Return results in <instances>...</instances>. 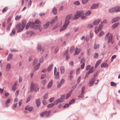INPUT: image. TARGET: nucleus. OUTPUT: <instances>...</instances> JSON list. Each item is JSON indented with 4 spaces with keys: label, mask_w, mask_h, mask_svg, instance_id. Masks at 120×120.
<instances>
[{
    "label": "nucleus",
    "mask_w": 120,
    "mask_h": 120,
    "mask_svg": "<svg viewBox=\"0 0 120 120\" xmlns=\"http://www.w3.org/2000/svg\"><path fill=\"white\" fill-rule=\"evenodd\" d=\"M72 14H71L67 15L65 18V20L64 25L60 30V31H62L65 29L67 28L69 23V21L70 19L71 18Z\"/></svg>",
    "instance_id": "f257e3e1"
},
{
    "label": "nucleus",
    "mask_w": 120,
    "mask_h": 120,
    "mask_svg": "<svg viewBox=\"0 0 120 120\" xmlns=\"http://www.w3.org/2000/svg\"><path fill=\"white\" fill-rule=\"evenodd\" d=\"M26 22L25 20L22 21V27H21V24H19L16 26V29L17 30V32L19 33L22 31L24 28L26 24Z\"/></svg>",
    "instance_id": "f03ea898"
},
{
    "label": "nucleus",
    "mask_w": 120,
    "mask_h": 120,
    "mask_svg": "<svg viewBox=\"0 0 120 120\" xmlns=\"http://www.w3.org/2000/svg\"><path fill=\"white\" fill-rule=\"evenodd\" d=\"M39 88L37 84H34V83L32 82H31L30 88V91L32 92L34 90L35 91H36L38 90Z\"/></svg>",
    "instance_id": "7ed1b4c3"
},
{
    "label": "nucleus",
    "mask_w": 120,
    "mask_h": 120,
    "mask_svg": "<svg viewBox=\"0 0 120 120\" xmlns=\"http://www.w3.org/2000/svg\"><path fill=\"white\" fill-rule=\"evenodd\" d=\"M84 14L83 11H77L75 14V16L73 18V19H78L79 17L83 15Z\"/></svg>",
    "instance_id": "20e7f679"
},
{
    "label": "nucleus",
    "mask_w": 120,
    "mask_h": 120,
    "mask_svg": "<svg viewBox=\"0 0 120 120\" xmlns=\"http://www.w3.org/2000/svg\"><path fill=\"white\" fill-rule=\"evenodd\" d=\"M108 11L110 13L120 12V7L117 6L114 7L109 9Z\"/></svg>",
    "instance_id": "39448f33"
},
{
    "label": "nucleus",
    "mask_w": 120,
    "mask_h": 120,
    "mask_svg": "<svg viewBox=\"0 0 120 120\" xmlns=\"http://www.w3.org/2000/svg\"><path fill=\"white\" fill-rule=\"evenodd\" d=\"M103 26V25L102 24H100L98 30L97 27L96 26L95 27V33L96 34H97L98 33V32L101 30Z\"/></svg>",
    "instance_id": "423d86ee"
},
{
    "label": "nucleus",
    "mask_w": 120,
    "mask_h": 120,
    "mask_svg": "<svg viewBox=\"0 0 120 120\" xmlns=\"http://www.w3.org/2000/svg\"><path fill=\"white\" fill-rule=\"evenodd\" d=\"M95 79V78H92L90 80L89 84H90L89 86H93L95 82L94 81Z\"/></svg>",
    "instance_id": "0eeeda50"
},
{
    "label": "nucleus",
    "mask_w": 120,
    "mask_h": 120,
    "mask_svg": "<svg viewBox=\"0 0 120 120\" xmlns=\"http://www.w3.org/2000/svg\"><path fill=\"white\" fill-rule=\"evenodd\" d=\"M30 26H31L32 27H33L34 26V22H31L30 23H28L26 26V29L27 30Z\"/></svg>",
    "instance_id": "6e6552de"
},
{
    "label": "nucleus",
    "mask_w": 120,
    "mask_h": 120,
    "mask_svg": "<svg viewBox=\"0 0 120 120\" xmlns=\"http://www.w3.org/2000/svg\"><path fill=\"white\" fill-rule=\"evenodd\" d=\"M120 19V18L119 17H117L113 18L112 21V23H114L118 21L119 19Z\"/></svg>",
    "instance_id": "1a4fd4ad"
},
{
    "label": "nucleus",
    "mask_w": 120,
    "mask_h": 120,
    "mask_svg": "<svg viewBox=\"0 0 120 120\" xmlns=\"http://www.w3.org/2000/svg\"><path fill=\"white\" fill-rule=\"evenodd\" d=\"M99 4L97 3V4H94L91 7L90 9H94L97 8Z\"/></svg>",
    "instance_id": "9d476101"
},
{
    "label": "nucleus",
    "mask_w": 120,
    "mask_h": 120,
    "mask_svg": "<svg viewBox=\"0 0 120 120\" xmlns=\"http://www.w3.org/2000/svg\"><path fill=\"white\" fill-rule=\"evenodd\" d=\"M25 109L26 110H28L30 111L33 110V108L32 107H30L29 106H27L25 108Z\"/></svg>",
    "instance_id": "9b49d317"
},
{
    "label": "nucleus",
    "mask_w": 120,
    "mask_h": 120,
    "mask_svg": "<svg viewBox=\"0 0 120 120\" xmlns=\"http://www.w3.org/2000/svg\"><path fill=\"white\" fill-rule=\"evenodd\" d=\"M13 55L11 54H9L7 58V60L8 61H10L12 58Z\"/></svg>",
    "instance_id": "f8f14e48"
},
{
    "label": "nucleus",
    "mask_w": 120,
    "mask_h": 120,
    "mask_svg": "<svg viewBox=\"0 0 120 120\" xmlns=\"http://www.w3.org/2000/svg\"><path fill=\"white\" fill-rule=\"evenodd\" d=\"M80 50L78 49L77 48H76L75 50V52L74 53V55H77L80 52Z\"/></svg>",
    "instance_id": "ddd939ff"
},
{
    "label": "nucleus",
    "mask_w": 120,
    "mask_h": 120,
    "mask_svg": "<svg viewBox=\"0 0 120 120\" xmlns=\"http://www.w3.org/2000/svg\"><path fill=\"white\" fill-rule=\"evenodd\" d=\"M100 21L99 19H96L95 20L93 23V25H98L100 22Z\"/></svg>",
    "instance_id": "4468645a"
},
{
    "label": "nucleus",
    "mask_w": 120,
    "mask_h": 120,
    "mask_svg": "<svg viewBox=\"0 0 120 120\" xmlns=\"http://www.w3.org/2000/svg\"><path fill=\"white\" fill-rule=\"evenodd\" d=\"M36 103L37 107H39L40 104V100L39 99H38L36 100Z\"/></svg>",
    "instance_id": "2eb2a0df"
},
{
    "label": "nucleus",
    "mask_w": 120,
    "mask_h": 120,
    "mask_svg": "<svg viewBox=\"0 0 120 120\" xmlns=\"http://www.w3.org/2000/svg\"><path fill=\"white\" fill-rule=\"evenodd\" d=\"M40 65V63H38L34 68V71H35L37 70L39 68Z\"/></svg>",
    "instance_id": "dca6fc26"
},
{
    "label": "nucleus",
    "mask_w": 120,
    "mask_h": 120,
    "mask_svg": "<svg viewBox=\"0 0 120 120\" xmlns=\"http://www.w3.org/2000/svg\"><path fill=\"white\" fill-rule=\"evenodd\" d=\"M60 73L61 74H63L65 72V69L64 67L61 66L60 68Z\"/></svg>",
    "instance_id": "f3484780"
},
{
    "label": "nucleus",
    "mask_w": 120,
    "mask_h": 120,
    "mask_svg": "<svg viewBox=\"0 0 120 120\" xmlns=\"http://www.w3.org/2000/svg\"><path fill=\"white\" fill-rule=\"evenodd\" d=\"M11 101V99L10 98H9L5 102V104L6 105L7 107H8V104Z\"/></svg>",
    "instance_id": "a211bd4d"
},
{
    "label": "nucleus",
    "mask_w": 120,
    "mask_h": 120,
    "mask_svg": "<svg viewBox=\"0 0 120 120\" xmlns=\"http://www.w3.org/2000/svg\"><path fill=\"white\" fill-rule=\"evenodd\" d=\"M112 34H111L109 38V39L108 41V43H109L112 40Z\"/></svg>",
    "instance_id": "6ab92c4d"
},
{
    "label": "nucleus",
    "mask_w": 120,
    "mask_h": 120,
    "mask_svg": "<svg viewBox=\"0 0 120 120\" xmlns=\"http://www.w3.org/2000/svg\"><path fill=\"white\" fill-rule=\"evenodd\" d=\"M59 75L60 73L59 71H57L56 74L55 75V79H59Z\"/></svg>",
    "instance_id": "aec40b11"
},
{
    "label": "nucleus",
    "mask_w": 120,
    "mask_h": 120,
    "mask_svg": "<svg viewBox=\"0 0 120 120\" xmlns=\"http://www.w3.org/2000/svg\"><path fill=\"white\" fill-rule=\"evenodd\" d=\"M50 24V22H47L44 25V27L45 29H46L49 25Z\"/></svg>",
    "instance_id": "412c9836"
},
{
    "label": "nucleus",
    "mask_w": 120,
    "mask_h": 120,
    "mask_svg": "<svg viewBox=\"0 0 120 120\" xmlns=\"http://www.w3.org/2000/svg\"><path fill=\"white\" fill-rule=\"evenodd\" d=\"M6 68L7 71H8L11 68V64H8L6 66Z\"/></svg>",
    "instance_id": "4be33fe9"
},
{
    "label": "nucleus",
    "mask_w": 120,
    "mask_h": 120,
    "mask_svg": "<svg viewBox=\"0 0 120 120\" xmlns=\"http://www.w3.org/2000/svg\"><path fill=\"white\" fill-rule=\"evenodd\" d=\"M53 67V65L52 64H51L50 65L49 67L48 68L47 70L48 72H49L51 70Z\"/></svg>",
    "instance_id": "5701e85b"
},
{
    "label": "nucleus",
    "mask_w": 120,
    "mask_h": 120,
    "mask_svg": "<svg viewBox=\"0 0 120 120\" xmlns=\"http://www.w3.org/2000/svg\"><path fill=\"white\" fill-rule=\"evenodd\" d=\"M63 102V101L59 98L55 101L54 102V103L55 104L57 105L59 102Z\"/></svg>",
    "instance_id": "b1692460"
},
{
    "label": "nucleus",
    "mask_w": 120,
    "mask_h": 120,
    "mask_svg": "<svg viewBox=\"0 0 120 120\" xmlns=\"http://www.w3.org/2000/svg\"><path fill=\"white\" fill-rule=\"evenodd\" d=\"M72 91H71L68 92V93L67 94L65 98L66 99H67L70 96L72 93Z\"/></svg>",
    "instance_id": "393cba45"
},
{
    "label": "nucleus",
    "mask_w": 120,
    "mask_h": 120,
    "mask_svg": "<svg viewBox=\"0 0 120 120\" xmlns=\"http://www.w3.org/2000/svg\"><path fill=\"white\" fill-rule=\"evenodd\" d=\"M119 23L117 22L114 24L112 26V27L113 29H114L117 27L119 25Z\"/></svg>",
    "instance_id": "a878e982"
},
{
    "label": "nucleus",
    "mask_w": 120,
    "mask_h": 120,
    "mask_svg": "<svg viewBox=\"0 0 120 120\" xmlns=\"http://www.w3.org/2000/svg\"><path fill=\"white\" fill-rule=\"evenodd\" d=\"M53 81L52 80L49 83L47 87L48 88H50L52 85Z\"/></svg>",
    "instance_id": "bb28decb"
},
{
    "label": "nucleus",
    "mask_w": 120,
    "mask_h": 120,
    "mask_svg": "<svg viewBox=\"0 0 120 120\" xmlns=\"http://www.w3.org/2000/svg\"><path fill=\"white\" fill-rule=\"evenodd\" d=\"M52 12L54 15L56 14L57 13V9L55 7H54L52 10Z\"/></svg>",
    "instance_id": "cd10ccee"
},
{
    "label": "nucleus",
    "mask_w": 120,
    "mask_h": 120,
    "mask_svg": "<svg viewBox=\"0 0 120 120\" xmlns=\"http://www.w3.org/2000/svg\"><path fill=\"white\" fill-rule=\"evenodd\" d=\"M94 67L92 66L90 68L89 71L88 72L90 74L92 73L94 71Z\"/></svg>",
    "instance_id": "c85d7f7f"
},
{
    "label": "nucleus",
    "mask_w": 120,
    "mask_h": 120,
    "mask_svg": "<svg viewBox=\"0 0 120 120\" xmlns=\"http://www.w3.org/2000/svg\"><path fill=\"white\" fill-rule=\"evenodd\" d=\"M100 44H95L94 45V48L95 49L98 48L100 47Z\"/></svg>",
    "instance_id": "c756f323"
},
{
    "label": "nucleus",
    "mask_w": 120,
    "mask_h": 120,
    "mask_svg": "<svg viewBox=\"0 0 120 120\" xmlns=\"http://www.w3.org/2000/svg\"><path fill=\"white\" fill-rule=\"evenodd\" d=\"M15 29H13L12 31V33H11L10 34V36L11 37L13 36V35H14L15 33Z\"/></svg>",
    "instance_id": "7c9ffc66"
},
{
    "label": "nucleus",
    "mask_w": 120,
    "mask_h": 120,
    "mask_svg": "<svg viewBox=\"0 0 120 120\" xmlns=\"http://www.w3.org/2000/svg\"><path fill=\"white\" fill-rule=\"evenodd\" d=\"M101 60H99L97 62L95 65V68H96L98 66L99 64L100 63Z\"/></svg>",
    "instance_id": "2f4dec72"
},
{
    "label": "nucleus",
    "mask_w": 120,
    "mask_h": 120,
    "mask_svg": "<svg viewBox=\"0 0 120 120\" xmlns=\"http://www.w3.org/2000/svg\"><path fill=\"white\" fill-rule=\"evenodd\" d=\"M65 97V94H63L61 96V97L60 99L63 101L64 100Z\"/></svg>",
    "instance_id": "473e14b6"
},
{
    "label": "nucleus",
    "mask_w": 120,
    "mask_h": 120,
    "mask_svg": "<svg viewBox=\"0 0 120 120\" xmlns=\"http://www.w3.org/2000/svg\"><path fill=\"white\" fill-rule=\"evenodd\" d=\"M34 27L35 29H38L40 28L41 27V25H40L37 24L35 25Z\"/></svg>",
    "instance_id": "72a5a7b5"
},
{
    "label": "nucleus",
    "mask_w": 120,
    "mask_h": 120,
    "mask_svg": "<svg viewBox=\"0 0 120 120\" xmlns=\"http://www.w3.org/2000/svg\"><path fill=\"white\" fill-rule=\"evenodd\" d=\"M108 65L106 63H103L101 65V68L104 67H107L108 66Z\"/></svg>",
    "instance_id": "f704fd0d"
},
{
    "label": "nucleus",
    "mask_w": 120,
    "mask_h": 120,
    "mask_svg": "<svg viewBox=\"0 0 120 120\" xmlns=\"http://www.w3.org/2000/svg\"><path fill=\"white\" fill-rule=\"evenodd\" d=\"M75 49V47L74 46H72L71 47L70 49V52L71 53H72Z\"/></svg>",
    "instance_id": "c9c22d12"
},
{
    "label": "nucleus",
    "mask_w": 120,
    "mask_h": 120,
    "mask_svg": "<svg viewBox=\"0 0 120 120\" xmlns=\"http://www.w3.org/2000/svg\"><path fill=\"white\" fill-rule=\"evenodd\" d=\"M37 50L38 51H41V44H38L37 48Z\"/></svg>",
    "instance_id": "e433bc0d"
},
{
    "label": "nucleus",
    "mask_w": 120,
    "mask_h": 120,
    "mask_svg": "<svg viewBox=\"0 0 120 120\" xmlns=\"http://www.w3.org/2000/svg\"><path fill=\"white\" fill-rule=\"evenodd\" d=\"M110 85L112 86H116V83L113 82H110Z\"/></svg>",
    "instance_id": "4c0bfd02"
},
{
    "label": "nucleus",
    "mask_w": 120,
    "mask_h": 120,
    "mask_svg": "<svg viewBox=\"0 0 120 120\" xmlns=\"http://www.w3.org/2000/svg\"><path fill=\"white\" fill-rule=\"evenodd\" d=\"M55 103L54 102L53 103H51L49 104L48 105H47V107L48 108H50L53 107L55 105Z\"/></svg>",
    "instance_id": "58836bf2"
},
{
    "label": "nucleus",
    "mask_w": 120,
    "mask_h": 120,
    "mask_svg": "<svg viewBox=\"0 0 120 120\" xmlns=\"http://www.w3.org/2000/svg\"><path fill=\"white\" fill-rule=\"evenodd\" d=\"M34 23V24H41V22L38 19H37L35 21Z\"/></svg>",
    "instance_id": "ea45409f"
},
{
    "label": "nucleus",
    "mask_w": 120,
    "mask_h": 120,
    "mask_svg": "<svg viewBox=\"0 0 120 120\" xmlns=\"http://www.w3.org/2000/svg\"><path fill=\"white\" fill-rule=\"evenodd\" d=\"M91 12L90 11L88 10L85 13V15H89L91 14Z\"/></svg>",
    "instance_id": "a19ab883"
},
{
    "label": "nucleus",
    "mask_w": 120,
    "mask_h": 120,
    "mask_svg": "<svg viewBox=\"0 0 120 120\" xmlns=\"http://www.w3.org/2000/svg\"><path fill=\"white\" fill-rule=\"evenodd\" d=\"M75 100L74 99H73L71 100L69 102V105H71L74 103L75 102Z\"/></svg>",
    "instance_id": "79ce46f5"
},
{
    "label": "nucleus",
    "mask_w": 120,
    "mask_h": 120,
    "mask_svg": "<svg viewBox=\"0 0 120 120\" xmlns=\"http://www.w3.org/2000/svg\"><path fill=\"white\" fill-rule=\"evenodd\" d=\"M21 15H17L16 16L15 18V20H18L21 17Z\"/></svg>",
    "instance_id": "37998d69"
},
{
    "label": "nucleus",
    "mask_w": 120,
    "mask_h": 120,
    "mask_svg": "<svg viewBox=\"0 0 120 120\" xmlns=\"http://www.w3.org/2000/svg\"><path fill=\"white\" fill-rule=\"evenodd\" d=\"M38 60H37L36 59H35L33 63V66L37 64V63L38 62Z\"/></svg>",
    "instance_id": "c03bdc74"
},
{
    "label": "nucleus",
    "mask_w": 120,
    "mask_h": 120,
    "mask_svg": "<svg viewBox=\"0 0 120 120\" xmlns=\"http://www.w3.org/2000/svg\"><path fill=\"white\" fill-rule=\"evenodd\" d=\"M47 112V111H45L42 113H41L40 115L41 116L43 117L46 114V113Z\"/></svg>",
    "instance_id": "a18cd8bd"
},
{
    "label": "nucleus",
    "mask_w": 120,
    "mask_h": 120,
    "mask_svg": "<svg viewBox=\"0 0 120 120\" xmlns=\"http://www.w3.org/2000/svg\"><path fill=\"white\" fill-rule=\"evenodd\" d=\"M46 82V80H43L42 81L41 83L42 85H44Z\"/></svg>",
    "instance_id": "49530a36"
},
{
    "label": "nucleus",
    "mask_w": 120,
    "mask_h": 120,
    "mask_svg": "<svg viewBox=\"0 0 120 120\" xmlns=\"http://www.w3.org/2000/svg\"><path fill=\"white\" fill-rule=\"evenodd\" d=\"M44 61V59L43 57H42L41 58H40L39 60V62L40 63H42Z\"/></svg>",
    "instance_id": "de8ad7c7"
},
{
    "label": "nucleus",
    "mask_w": 120,
    "mask_h": 120,
    "mask_svg": "<svg viewBox=\"0 0 120 120\" xmlns=\"http://www.w3.org/2000/svg\"><path fill=\"white\" fill-rule=\"evenodd\" d=\"M98 57V54L97 53H95L94 54V57L95 58H97Z\"/></svg>",
    "instance_id": "09e8293b"
},
{
    "label": "nucleus",
    "mask_w": 120,
    "mask_h": 120,
    "mask_svg": "<svg viewBox=\"0 0 120 120\" xmlns=\"http://www.w3.org/2000/svg\"><path fill=\"white\" fill-rule=\"evenodd\" d=\"M48 94L47 93L45 94L44 96L43 99L44 100L48 98Z\"/></svg>",
    "instance_id": "8fccbe9b"
},
{
    "label": "nucleus",
    "mask_w": 120,
    "mask_h": 120,
    "mask_svg": "<svg viewBox=\"0 0 120 120\" xmlns=\"http://www.w3.org/2000/svg\"><path fill=\"white\" fill-rule=\"evenodd\" d=\"M59 49V48L58 47H57L55 48V54H56L57 53V52L58 50Z\"/></svg>",
    "instance_id": "3c124183"
},
{
    "label": "nucleus",
    "mask_w": 120,
    "mask_h": 120,
    "mask_svg": "<svg viewBox=\"0 0 120 120\" xmlns=\"http://www.w3.org/2000/svg\"><path fill=\"white\" fill-rule=\"evenodd\" d=\"M31 98V96H30L28 98H27V99L26 101V103L28 102L30 100Z\"/></svg>",
    "instance_id": "603ef678"
},
{
    "label": "nucleus",
    "mask_w": 120,
    "mask_h": 120,
    "mask_svg": "<svg viewBox=\"0 0 120 120\" xmlns=\"http://www.w3.org/2000/svg\"><path fill=\"white\" fill-rule=\"evenodd\" d=\"M88 0H82V3L83 4H85L88 2Z\"/></svg>",
    "instance_id": "864d4df0"
},
{
    "label": "nucleus",
    "mask_w": 120,
    "mask_h": 120,
    "mask_svg": "<svg viewBox=\"0 0 120 120\" xmlns=\"http://www.w3.org/2000/svg\"><path fill=\"white\" fill-rule=\"evenodd\" d=\"M85 87L84 86H83L82 87V92L81 93L82 94H83L84 93L85 91Z\"/></svg>",
    "instance_id": "5fc2aeb1"
},
{
    "label": "nucleus",
    "mask_w": 120,
    "mask_h": 120,
    "mask_svg": "<svg viewBox=\"0 0 120 120\" xmlns=\"http://www.w3.org/2000/svg\"><path fill=\"white\" fill-rule=\"evenodd\" d=\"M93 26V25L92 24H88L87 27L88 28H90Z\"/></svg>",
    "instance_id": "6e6d98bb"
},
{
    "label": "nucleus",
    "mask_w": 120,
    "mask_h": 120,
    "mask_svg": "<svg viewBox=\"0 0 120 120\" xmlns=\"http://www.w3.org/2000/svg\"><path fill=\"white\" fill-rule=\"evenodd\" d=\"M17 103H15V104L13 105H12V109H14L15 108L17 107Z\"/></svg>",
    "instance_id": "4d7b16f0"
},
{
    "label": "nucleus",
    "mask_w": 120,
    "mask_h": 120,
    "mask_svg": "<svg viewBox=\"0 0 120 120\" xmlns=\"http://www.w3.org/2000/svg\"><path fill=\"white\" fill-rule=\"evenodd\" d=\"M74 4L76 5H80V3L78 1H77L75 2H74Z\"/></svg>",
    "instance_id": "13d9d810"
},
{
    "label": "nucleus",
    "mask_w": 120,
    "mask_h": 120,
    "mask_svg": "<svg viewBox=\"0 0 120 120\" xmlns=\"http://www.w3.org/2000/svg\"><path fill=\"white\" fill-rule=\"evenodd\" d=\"M8 8L7 7H5L3 9V13H4L6 12L8 10Z\"/></svg>",
    "instance_id": "bf43d9fd"
},
{
    "label": "nucleus",
    "mask_w": 120,
    "mask_h": 120,
    "mask_svg": "<svg viewBox=\"0 0 120 120\" xmlns=\"http://www.w3.org/2000/svg\"><path fill=\"white\" fill-rule=\"evenodd\" d=\"M93 32L90 31V38H91L93 37Z\"/></svg>",
    "instance_id": "052dcab7"
},
{
    "label": "nucleus",
    "mask_w": 120,
    "mask_h": 120,
    "mask_svg": "<svg viewBox=\"0 0 120 120\" xmlns=\"http://www.w3.org/2000/svg\"><path fill=\"white\" fill-rule=\"evenodd\" d=\"M69 51V50H67L65 52H64V55L67 56V55H68V53Z\"/></svg>",
    "instance_id": "680f3d73"
},
{
    "label": "nucleus",
    "mask_w": 120,
    "mask_h": 120,
    "mask_svg": "<svg viewBox=\"0 0 120 120\" xmlns=\"http://www.w3.org/2000/svg\"><path fill=\"white\" fill-rule=\"evenodd\" d=\"M78 97L79 98H83L84 97V95H83V94L81 93L79 95V96Z\"/></svg>",
    "instance_id": "e2e57ef3"
},
{
    "label": "nucleus",
    "mask_w": 120,
    "mask_h": 120,
    "mask_svg": "<svg viewBox=\"0 0 120 120\" xmlns=\"http://www.w3.org/2000/svg\"><path fill=\"white\" fill-rule=\"evenodd\" d=\"M90 67L91 66L90 65H88V66H87L86 68V70H88L89 69H90Z\"/></svg>",
    "instance_id": "0e129e2a"
},
{
    "label": "nucleus",
    "mask_w": 120,
    "mask_h": 120,
    "mask_svg": "<svg viewBox=\"0 0 120 120\" xmlns=\"http://www.w3.org/2000/svg\"><path fill=\"white\" fill-rule=\"evenodd\" d=\"M54 100V97H52L51 98L49 101V102H52Z\"/></svg>",
    "instance_id": "69168bd1"
},
{
    "label": "nucleus",
    "mask_w": 120,
    "mask_h": 120,
    "mask_svg": "<svg viewBox=\"0 0 120 120\" xmlns=\"http://www.w3.org/2000/svg\"><path fill=\"white\" fill-rule=\"evenodd\" d=\"M80 68H79L77 69L76 71V73L77 74H79L80 72Z\"/></svg>",
    "instance_id": "338daca9"
},
{
    "label": "nucleus",
    "mask_w": 120,
    "mask_h": 120,
    "mask_svg": "<svg viewBox=\"0 0 120 120\" xmlns=\"http://www.w3.org/2000/svg\"><path fill=\"white\" fill-rule=\"evenodd\" d=\"M104 33V32L103 31L101 32L99 34V37H100Z\"/></svg>",
    "instance_id": "774afa93"
}]
</instances>
